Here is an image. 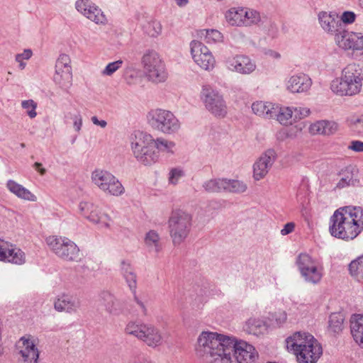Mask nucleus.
Wrapping results in <instances>:
<instances>
[{"label": "nucleus", "mask_w": 363, "mask_h": 363, "mask_svg": "<svg viewBox=\"0 0 363 363\" xmlns=\"http://www.w3.org/2000/svg\"><path fill=\"white\" fill-rule=\"evenodd\" d=\"M131 150L136 160L144 165H151L161 156L169 157L174 153L176 144L162 137L155 139L150 134L135 131L130 137Z\"/></svg>", "instance_id": "1"}, {"label": "nucleus", "mask_w": 363, "mask_h": 363, "mask_svg": "<svg viewBox=\"0 0 363 363\" xmlns=\"http://www.w3.org/2000/svg\"><path fill=\"white\" fill-rule=\"evenodd\" d=\"M330 223L331 235L342 240H353L363 230V208H340L330 217Z\"/></svg>", "instance_id": "2"}, {"label": "nucleus", "mask_w": 363, "mask_h": 363, "mask_svg": "<svg viewBox=\"0 0 363 363\" xmlns=\"http://www.w3.org/2000/svg\"><path fill=\"white\" fill-rule=\"evenodd\" d=\"M231 337L217 333L203 331L196 345V355L202 357L207 363L223 362L224 356L232 351Z\"/></svg>", "instance_id": "3"}, {"label": "nucleus", "mask_w": 363, "mask_h": 363, "mask_svg": "<svg viewBox=\"0 0 363 363\" xmlns=\"http://www.w3.org/2000/svg\"><path fill=\"white\" fill-rule=\"evenodd\" d=\"M286 347L298 363H316L323 354L320 343L311 334L297 332L286 340Z\"/></svg>", "instance_id": "4"}, {"label": "nucleus", "mask_w": 363, "mask_h": 363, "mask_svg": "<svg viewBox=\"0 0 363 363\" xmlns=\"http://www.w3.org/2000/svg\"><path fill=\"white\" fill-rule=\"evenodd\" d=\"M360 75L359 66L354 63L349 64L342 69L341 76L331 82V91L340 96H352L359 94L362 86Z\"/></svg>", "instance_id": "5"}, {"label": "nucleus", "mask_w": 363, "mask_h": 363, "mask_svg": "<svg viewBox=\"0 0 363 363\" xmlns=\"http://www.w3.org/2000/svg\"><path fill=\"white\" fill-rule=\"evenodd\" d=\"M192 225V216L182 210L173 211L168 220L169 235L174 245H179L188 237Z\"/></svg>", "instance_id": "6"}, {"label": "nucleus", "mask_w": 363, "mask_h": 363, "mask_svg": "<svg viewBox=\"0 0 363 363\" xmlns=\"http://www.w3.org/2000/svg\"><path fill=\"white\" fill-rule=\"evenodd\" d=\"M148 124L155 130L171 135L177 133L181 123L170 111L157 108L150 111L147 116Z\"/></svg>", "instance_id": "7"}, {"label": "nucleus", "mask_w": 363, "mask_h": 363, "mask_svg": "<svg viewBox=\"0 0 363 363\" xmlns=\"http://www.w3.org/2000/svg\"><path fill=\"white\" fill-rule=\"evenodd\" d=\"M125 331L152 348L159 347L163 342L161 330L152 324L130 322L127 324Z\"/></svg>", "instance_id": "8"}, {"label": "nucleus", "mask_w": 363, "mask_h": 363, "mask_svg": "<svg viewBox=\"0 0 363 363\" xmlns=\"http://www.w3.org/2000/svg\"><path fill=\"white\" fill-rule=\"evenodd\" d=\"M46 243L50 250L59 258L67 262H79L80 250L76 243L67 237L49 236Z\"/></svg>", "instance_id": "9"}, {"label": "nucleus", "mask_w": 363, "mask_h": 363, "mask_svg": "<svg viewBox=\"0 0 363 363\" xmlns=\"http://www.w3.org/2000/svg\"><path fill=\"white\" fill-rule=\"evenodd\" d=\"M301 277L307 283L318 284L323 277V267L307 253H301L296 261Z\"/></svg>", "instance_id": "10"}, {"label": "nucleus", "mask_w": 363, "mask_h": 363, "mask_svg": "<svg viewBox=\"0 0 363 363\" xmlns=\"http://www.w3.org/2000/svg\"><path fill=\"white\" fill-rule=\"evenodd\" d=\"M226 21L231 26L250 27L259 23L261 14L247 7H232L225 13Z\"/></svg>", "instance_id": "11"}, {"label": "nucleus", "mask_w": 363, "mask_h": 363, "mask_svg": "<svg viewBox=\"0 0 363 363\" xmlns=\"http://www.w3.org/2000/svg\"><path fill=\"white\" fill-rule=\"evenodd\" d=\"M91 182L102 191L118 196L124 193V187L119 180L111 172L96 169L91 175Z\"/></svg>", "instance_id": "12"}, {"label": "nucleus", "mask_w": 363, "mask_h": 363, "mask_svg": "<svg viewBox=\"0 0 363 363\" xmlns=\"http://www.w3.org/2000/svg\"><path fill=\"white\" fill-rule=\"evenodd\" d=\"M232 351L224 356L223 362L220 363H253L258 357L255 348L246 342H236L231 337Z\"/></svg>", "instance_id": "13"}, {"label": "nucleus", "mask_w": 363, "mask_h": 363, "mask_svg": "<svg viewBox=\"0 0 363 363\" xmlns=\"http://www.w3.org/2000/svg\"><path fill=\"white\" fill-rule=\"evenodd\" d=\"M142 64L150 80L159 83L166 79L164 65L157 52L146 51L142 57Z\"/></svg>", "instance_id": "14"}, {"label": "nucleus", "mask_w": 363, "mask_h": 363, "mask_svg": "<svg viewBox=\"0 0 363 363\" xmlns=\"http://www.w3.org/2000/svg\"><path fill=\"white\" fill-rule=\"evenodd\" d=\"M201 99L206 108L216 117L223 118L227 113L226 103L223 96L209 85L203 86Z\"/></svg>", "instance_id": "15"}, {"label": "nucleus", "mask_w": 363, "mask_h": 363, "mask_svg": "<svg viewBox=\"0 0 363 363\" xmlns=\"http://www.w3.org/2000/svg\"><path fill=\"white\" fill-rule=\"evenodd\" d=\"M79 213L89 222L100 228L109 229L113 220L107 213H101L98 206L89 201H81L78 205Z\"/></svg>", "instance_id": "16"}, {"label": "nucleus", "mask_w": 363, "mask_h": 363, "mask_svg": "<svg viewBox=\"0 0 363 363\" xmlns=\"http://www.w3.org/2000/svg\"><path fill=\"white\" fill-rule=\"evenodd\" d=\"M70 59L66 54H62L55 64L54 81L62 89L67 90L72 86V73Z\"/></svg>", "instance_id": "17"}, {"label": "nucleus", "mask_w": 363, "mask_h": 363, "mask_svg": "<svg viewBox=\"0 0 363 363\" xmlns=\"http://www.w3.org/2000/svg\"><path fill=\"white\" fill-rule=\"evenodd\" d=\"M190 48L192 58L199 67L205 70H210L214 67L215 58L205 45L200 41L192 40Z\"/></svg>", "instance_id": "18"}, {"label": "nucleus", "mask_w": 363, "mask_h": 363, "mask_svg": "<svg viewBox=\"0 0 363 363\" xmlns=\"http://www.w3.org/2000/svg\"><path fill=\"white\" fill-rule=\"evenodd\" d=\"M224 63L230 71L245 75L250 74L257 67L255 62L245 55H235L226 57Z\"/></svg>", "instance_id": "19"}, {"label": "nucleus", "mask_w": 363, "mask_h": 363, "mask_svg": "<svg viewBox=\"0 0 363 363\" xmlns=\"http://www.w3.org/2000/svg\"><path fill=\"white\" fill-rule=\"evenodd\" d=\"M74 6L79 13L95 23L105 25L107 23L104 12L91 0H77Z\"/></svg>", "instance_id": "20"}, {"label": "nucleus", "mask_w": 363, "mask_h": 363, "mask_svg": "<svg viewBox=\"0 0 363 363\" xmlns=\"http://www.w3.org/2000/svg\"><path fill=\"white\" fill-rule=\"evenodd\" d=\"M16 347L22 363H38L40 352L29 337H21L16 342Z\"/></svg>", "instance_id": "21"}, {"label": "nucleus", "mask_w": 363, "mask_h": 363, "mask_svg": "<svg viewBox=\"0 0 363 363\" xmlns=\"http://www.w3.org/2000/svg\"><path fill=\"white\" fill-rule=\"evenodd\" d=\"M337 45L344 50H359L363 49V33L350 32L342 29L335 38Z\"/></svg>", "instance_id": "22"}, {"label": "nucleus", "mask_w": 363, "mask_h": 363, "mask_svg": "<svg viewBox=\"0 0 363 363\" xmlns=\"http://www.w3.org/2000/svg\"><path fill=\"white\" fill-rule=\"evenodd\" d=\"M276 152L269 149L263 153L253 165V177L255 180L263 179L272 167L276 160Z\"/></svg>", "instance_id": "23"}, {"label": "nucleus", "mask_w": 363, "mask_h": 363, "mask_svg": "<svg viewBox=\"0 0 363 363\" xmlns=\"http://www.w3.org/2000/svg\"><path fill=\"white\" fill-rule=\"evenodd\" d=\"M80 300L69 294H61L54 301V308L58 312L76 313L80 308Z\"/></svg>", "instance_id": "24"}, {"label": "nucleus", "mask_w": 363, "mask_h": 363, "mask_svg": "<svg viewBox=\"0 0 363 363\" xmlns=\"http://www.w3.org/2000/svg\"><path fill=\"white\" fill-rule=\"evenodd\" d=\"M312 86V80L308 75L298 73L291 76L286 81V89L291 93H306Z\"/></svg>", "instance_id": "25"}, {"label": "nucleus", "mask_w": 363, "mask_h": 363, "mask_svg": "<svg viewBox=\"0 0 363 363\" xmlns=\"http://www.w3.org/2000/svg\"><path fill=\"white\" fill-rule=\"evenodd\" d=\"M318 20L322 28L328 33L336 35L342 30L341 22L335 13L321 11L318 14Z\"/></svg>", "instance_id": "26"}, {"label": "nucleus", "mask_w": 363, "mask_h": 363, "mask_svg": "<svg viewBox=\"0 0 363 363\" xmlns=\"http://www.w3.org/2000/svg\"><path fill=\"white\" fill-rule=\"evenodd\" d=\"M101 304L107 313L112 315H119L123 311V303L108 291L101 294Z\"/></svg>", "instance_id": "27"}, {"label": "nucleus", "mask_w": 363, "mask_h": 363, "mask_svg": "<svg viewBox=\"0 0 363 363\" xmlns=\"http://www.w3.org/2000/svg\"><path fill=\"white\" fill-rule=\"evenodd\" d=\"M358 169L352 165L342 169L339 172L340 180L336 188L343 189L350 186H354L359 182L357 179Z\"/></svg>", "instance_id": "28"}, {"label": "nucleus", "mask_w": 363, "mask_h": 363, "mask_svg": "<svg viewBox=\"0 0 363 363\" xmlns=\"http://www.w3.org/2000/svg\"><path fill=\"white\" fill-rule=\"evenodd\" d=\"M338 129V125L333 121L320 120L312 123L308 130L312 135H331Z\"/></svg>", "instance_id": "29"}, {"label": "nucleus", "mask_w": 363, "mask_h": 363, "mask_svg": "<svg viewBox=\"0 0 363 363\" xmlns=\"http://www.w3.org/2000/svg\"><path fill=\"white\" fill-rule=\"evenodd\" d=\"M350 330L354 341L363 347V315L354 314L352 315Z\"/></svg>", "instance_id": "30"}, {"label": "nucleus", "mask_w": 363, "mask_h": 363, "mask_svg": "<svg viewBox=\"0 0 363 363\" xmlns=\"http://www.w3.org/2000/svg\"><path fill=\"white\" fill-rule=\"evenodd\" d=\"M4 257L1 261L22 264L26 261L25 253L19 248L8 242V250H5Z\"/></svg>", "instance_id": "31"}, {"label": "nucleus", "mask_w": 363, "mask_h": 363, "mask_svg": "<svg viewBox=\"0 0 363 363\" xmlns=\"http://www.w3.org/2000/svg\"><path fill=\"white\" fill-rule=\"evenodd\" d=\"M273 118L282 125H288L291 122L293 116V109L290 107L280 106L278 104H274Z\"/></svg>", "instance_id": "32"}, {"label": "nucleus", "mask_w": 363, "mask_h": 363, "mask_svg": "<svg viewBox=\"0 0 363 363\" xmlns=\"http://www.w3.org/2000/svg\"><path fill=\"white\" fill-rule=\"evenodd\" d=\"M6 186L11 192L18 198L31 201H36V196L33 194L13 180H9Z\"/></svg>", "instance_id": "33"}, {"label": "nucleus", "mask_w": 363, "mask_h": 363, "mask_svg": "<svg viewBox=\"0 0 363 363\" xmlns=\"http://www.w3.org/2000/svg\"><path fill=\"white\" fill-rule=\"evenodd\" d=\"M274 104L270 102H264L262 101H257L252 104V112L260 117L267 119H272L273 118Z\"/></svg>", "instance_id": "34"}, {"label": "nucleus", "mask_w": 363, "mask_h": 363, "mask_svg": "<svg viewBox=\"0 0 363 363\" xmlns=\"http://www.w3.org/2000/svg\"><path fill=\"white\" fill-rule=\"evenodd\" d=\"M121 270L130 291L133 294H135L137 288V277L132 266L130 263L122 261Z\"/></svg>", "instance_id": "35"}, {"label": "nucleus", "mask_w": 363, "mask_h": 363, "mask_svg": "<svg viewBox=\"0 0 363 363\" xmlns=\"http://www.w3.org/2000/svg\"><path fill=\"white\" fill-rule=\"evenodd\" d=\"M244 330L249 334L254 335H259L263 334L267 330V325L265 323L256 318H250L244 326Z\"/></svg>", "instance_id": "36"}, {"label": "nucleus", "mask_w": 363, "mask_h": 363, "mask_svg": "<svg viewBox=\"0 0 363 363\" xmlns=\"http://www.w3.org/2000/svg\"><path fill=\"white\" fill-rule=\"evenodd\" d=\"M247 184L237 179H223V191L241 194L247 190Z\"/></svg>", "instance_id": "37"}, {"label": "nucleus", "mask_w": 363, "mask_h": 363, "mask_svg": "<svg viewBox=\"0 0 363 363\" xmlns=\"http://www.w3.org/2000/svg\"><path fill=\"white\" fill-rule=\"evenodd\" d=\"M145 243L150 250L156 253H158L162 250L160 237L155 230H151L146 233Z\"/></svg>", "instance_id": "38"}, {"label": "nucleus", "mask_w": 363, "mask_h": 363, "mask_svg": "<svg viewBox=\"0 0 363 363\" xmlns=\"http://www.w3.org/2000/svg\"><path fill=\"white\" fill-rule=\"evenodd\" d=\"M344 315L341 313H332L329 317L328 330L334 334L340 333L343 329Z\"/></svg>", "instance_id": "39"}, {"label": "nucleus", "mask_w": 363, "mask_h": 363, "mask_svg": "<svg viewBox=\"0 0 363 363\" xmlns=\"http://www.w3.org/2000/svg\"><path fill=\"white\" fill-rule=\"evenodd\" d=\"M201 38L208 44L221 43L223 40V34L216 29H203L200 31Z\"/></svg>", "instance_id": "40"}, {"label": "nucleus", "mask_w": 363, "mask_h": 363, "mask_svg": "<svg viewBox=\"0 0 363 363\" xmlns=\"http://www.w3.org/2000/svg\"><path fill=\"white\" fill-rule=\"evenodd\" d=\"M143 29L144 33L150 37L156 38L161 34L162 27L160 21L152 20L144 24Z\"/></svg>", "instance_id": "41"}, {"label": "nucleus", "mask_w": 363, "mask_h": 363, "mask_svg": "<svg viewBox=\"0 0 363 363\" xmlns=\"http://www.w3.org/2000/svg\"><path fill=\"white\" fill-rule=\"evenodd\" d=\"M257 26L262 27L267 35L272 38H274L278 34V26L274 21L268 18L267 16H261V21Z\"/></svg>", "instance_id": "42"}, {"label": "nucleus", "mask_w": 363, "mask_h": 363, "mask_svg": "<svg viewBox=\"0 0 363 363\" xmlns=\"http://www.w3.org/2000/svg\"><path fill=\"white\" fill-rule=\"evenodd\" d=\"M123 79L128 85H135L139 83L141 77L137 69L128 66L124 69Z\"/></svg>", "instance_id": "43"}, {"label": "nucleus", "mask_w": 363, "mask_h": 363, "mask_svg": "<svg viewBox=\"0 0 363 363\" xmlns=\"http://www.w3.org/2000/svg\"><path fill=\"white\" fill-rule=\"evenodd\" d=\"M203 188L210 193L221 192L223 191V179H213L205 182Z\"/></svg>", "instance_id": "44"}, {"label": "nucleus", "mask_w": 363, "mask_h": 363, "mask_svg": "<svg viewBox=\"0 0 363 363\" xmlns=\"http://www.w3.org/2000/svg\"><path fill=\"white\" fill-rule=\"evenodd\" d=\"M349 271L352 276L356 277L363 274V255L352 261L349 264Z\"/></svg>", "instance_id": "45"}, {"label": "nucleus", "mask_w": 363, "mask_h": 363, "mask_svg": "<svg viewBox=\"0 0 363 363\" xmlns=\"http://www.w3.org/2000/svg\"><path fill=\"white\" fill-rule=\"evenodd\" d=\"M123 61L121 60H116L108 63L102 70L101 74L104 76H111L123 65Z\"/></svg>", "instance_id": "46"}, {"label": "nucleus", "mask_w": 363, "mask_h": 363, "mask_svg": "<svg viewBox=\"0 0 363 363\" xmlns=\"http://www.w3.org/2000/svg\"><path fill=\"white\" fill-rule=\"evenodd\" d=\"M22 108L26 109L28 116L30 118H34L37 113L35 109L37 108V104L32 99L23 101L21 103Z\"/></svg>", "instance_id": "47"}, {"label": "nucleus", "mask_w": 363, "mask_h": 363, "mask_svg": "<svg viewBox=\"0 0 363 363\" xmlns=\"http://www.w3.org/2000/svg\"><path fill=\"white\" fill-rule=\"evenodd\" d=\"M184 176V172L179 168H172L169 173V183L176 185L179 179Z\"/></svg>", "instance_id": "48"}, {"label": "nucleus", "mask_w": 363, "mask_h": 363, "mask_svg": "<svg viewBox=\"0 0 363 363\" xmlns=\"http://www.w3.org/2000/svg\"><path fill=\"white\" fill-rule=\"evenodd\" d=\"M293 109V114H294L295 119H301L302 118L308 116L311 111L308 108L306 107H296Z\"/></svg>", "instance_id": "49"}, {"label": "nucleus", "mask_w": 363, "mask_h": 363, "mask_svg": "<svg viewBox=\"0 0 363 363\" xmlns=\"http://www.w3.org/2000/svg\"><path fill=\"white\" fill-rule=\"evenodd\" d=\"M356 15L352 11H344L340 17V20L345 24H351L354 22Z\"/></svg>", "instance_id": "50"}, {"label": "nucleus", "mask_w": 363, "mask_h": 363, "mask_svg": "<svg viewBox=\"0 0 363 363\" xmlns=\"http://www.w3.org/2000/svg\"><path fill=\"white\" fill-rule=\"evenodd\" d=\"M133 294V299L134 301L136 303L138 306L140 308V312L143 315H146L147 313V310L145 306V303L143 302V301L136 294V291Z\"/></svg>", "instance_id": "51"}, {"label": "nucleus", "mask_w": 363, "mask_h": 363, "mask_svg": "<svg viewBox=\"0 0 363 363\" xmlns=\"http://www.w3.org/2000/svg\"><path fill=\"white\" fill-rule=\"evenodd\" d=\"M348 149L356 152H363V141L352 140Z\"/></svg>", "instance_id": "52"}, {"label": "nucleus", "mask_w": 363, "mask_h": 363, "mask_svg": "<svg viewBox=\"0 0 363 363\" xmlns=\"http://www.w3.org/2000/svg\"><path fill=\"white\" fill-rule=\"evenodd\" d=\"M352 129L359 135H363V118H357L352 122Z\"/></svg>", "instance_id": "53"}, {"label": "nucleus", "mask_w": 363, "mask_h": 363, "mask_svg": "<svg viewBox=\"0 0 363 363\" xmlns=\"http://www.w3.org/2000/svg\"><path fill=\"white\" fill-rule=\"evenodd\" d=\"M74 123V128L76 131L79 132L82 125V118L79 113L75 114L72 117Z\"/></svg>", "instance_id": "54"}, {"label": "nucleus", "mask_w": 363, "mask_h": 363, "mask_svg": "<svg viewBox=\"0 0 363 363\" xmlns=\"http://www.w3.org/2000/svg\"><path fill=\"white\" fill-rule=\"evenodd\" d=\"M295 229V223L289 222L284 225V228L281 230V235H286L291 233Z\"/></svg>", "instance_id": "55"}, {"label": "nucleus", "mask_w": 363, "mask_h": 363, "mask_svg": "<svg viewBox=\"0 0 363 363\" xmlns=\"http://www.w3.org/2000/svg\"><path fill=\"white\" fill-rule=\"evenodd\" d=\"M287 315L284 311L279 312L276 314L275 320L278 325H281L284 323L286 320Z\"/></svg>", "instance_id": "56"}, {"label": "nucleus", "mask_w": 363, "mask_h": 363, "mask_svg": "<svg viewBox=\"0 0 363 363\" xmlns=\"http://www.w3.org/2000/svg\"><path fill=\"white\" fill-rule=\"evenodd\" d=\"M32 55L33 52L30 49H25L22 53L16 55V59L21 58L23 60H29Z\"/></svg>", "instance_id": "57"}, {"label": "nucleus", "mask_w": 363, "mask_h": 363, "mask_svg": "<svg viewBox=\"0 0 363 363\" xmlns=\"http://www.w3.org/2000/svg\"><path fill=\"white\" fill-rule=\"evenodd\" d=\"M8 250V242L4 241V240L0 239V261L5 258L4 252Z\"/></svg>", "instance_id": "58"}, {"label": "nucleus", "mask_w": 363, "mask_h": 363, "mask_svg": "<svg viewBox=\"0 0 363 363\" xmlns=\"http://www.w3.org/2000/svg\"><path fill=\"white\" fill-rule=\"evenodd\" d=\"M91 121L94 125H99L101 128H105L107 125V123L104 120L99 121L96 116L91 117Z\"/></svg>", "instance_id": "59"}, {"label": "nucleus", "mask_w": 363, "mask_h": 363, "mask_svg": "<svg viewBox=\"0 0 363 363\" xmlns=\"http://www.w3.org/2000/svg\"><path fill=\"white\" fill-rule=\"evenodd\" d=\"M34 168L41 174L44 175L46 173V169L42 167V164L40 162H35L34 164Z\"/></svg>", "instance_id": "60"}, {"label": "nucleus", "mask_w": 363, "mask_h": 363, "mask_svg": "<svg viewBox=\"0 0 363 363\" xmlns=\"http://www.w3.org/2000/svg\"><path fill=\"white\" fill-rule=\"evenodd\" d=\"M267 54L271 57L274 58V59H279L281 57V55L279 52L274 51V50H269Z\"/></svg>", "instance_id": "61"}, {"label": "nucleus", "mask_w": 363, "mask_h": 363, "mask_svg": "<svg viewBox=\"0 0 363 363\" xmlns=\"http://www.w3.org/2000/svg\"><path fill=\"white\" fill-rule=\"evenodd\" d=\"M174 1H175L176 4L180 7L186 6L189 2V0H174Z\"/></svg>", "instance_id": "62"}, {"label": "nucleus", "mask_w": 363, "mask_h": 363, "mask_svg": "<svg viewBox=\"0 0 363 363\" xmlns=\"http://www.w3.org/2000/svg\"><path fill=\"white\" fill-rule=\"evenodd\" d=\"M26 66V63L24 62H22L19 63V68L21 69H25Z\"/></svg>", "instance_id": "63"}, {"label": "nucleus", "mask_w": 363, "mask_h": 363, "mask_svg": "<svg viewBox=\"0 0 363 363\" xmlns=\"http://www.w3.org/2000/svg\"><path fill=\"white\" fill-rule=\"evenodd\" d=\"M15 60H16V61L17 62H18V63H21V62H23V59H21V58H18V59H16V58H15Z\"/></svg>", "instance_id": "64"}]
</instances>
